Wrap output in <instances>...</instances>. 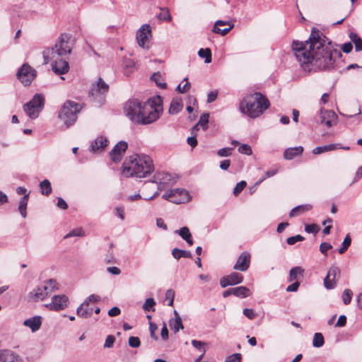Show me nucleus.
Wrapping results in <instances>:
<instances>
[{
	"instance_id": "1",
	"label": "nucleus",
	"mask_w": 362,
	"mask_h": 362,
	"mask_svg": "<svg viewBox=\"0 0 362 362\" xmlns=\"http://www.w3.org/2000/svg\"><path fill=\"white\" fill-rule=\"evenodd\" d=\"M292 47L302 69L306 71L329 70L334 67L336 58L342 57L332 41L315 28L307 40L294 41Z\"/></svg>"
},
{
	"instance_id": "2",
	"label": "nucleus",
	"mask_w": 362,
	"mask_h": 362,
	"mask_svg": "<svg viewBox=\"0 0 362 362\" xmlns=\"http://www.w3.org/2000/svg\"><path fill=\"white\" fill-rule=\"evenodd\" d=\"M160 96L149 98L141 103L138 100H129L124 107L127 117L135 124H148L160 117L163 110Z\"/></svg>"
},
{
	"instance_id": "3",
	"label": "nucleus",
	"mask_w": 362,
	"mask_h": 362,
	"mask_svg": "<svg viewBox=\"0 0 362 362\" xmlns=\"http://www.w3.org/2000/svg\"><path fill=\"white\" fill-rule=\"evenodd\" d=\"M70 36L62 34L52 47L46 48L42 52L44 63L52 62V69L57 75H62L69 71V65L65 57L71 52L69 43Z\"/></svg>"
},
{
	"instance_id": "4",
	"label": "nucleus",
	"mask_w": 362,
	"mask_h": 362,
	"mask_svg": "<svg viewBox=\"0 0 362 362\" xmlns=\"http://www.w3.org/2000/svg\"><path fill=\"white\" fill-rule=\"evenodd\" d=\"M122 173L126 177H145L154 170L153 160L148 156H136L126 160L122 165Z\"/></svg>"
},
{
	"instance_id": "5",
	"label": "nucleus",
	"mask_w": 362,
	"mask_h": 362,
	"mask_svg": "<svg viewBox=\"0 0 362 362\" xmlns=\"http://www.w3.org/2000/svg\"><path fill=\"white\" fill-rule=\"evenodd\" d=\"M269 105L270 103L265 95L259 92H255L241 101L240 110L250 117L256 118L267 110Z\"/></svg>"
},
{
	"instance_id": "6",
	"label": "nucleus",
	"mask_w": 362,
	"mask_h": 362,
	"mask_svg": "<svg viewBox=\"0 0 362 362\" xmlns=\"http://www.w3.org/2000/svg\"><path fill=\"white\" fill-rule=\"evenodd\" d=\"M81 104L71 100H67L61 107L58 118L63 122L66 128L72 126L77 119V115L81 112Z\"/></svg>"
},
{
	"instance_id": "7",
	"label": "nucleus",
	"mask_w": 362,
	"mask_h": 362,
	"mask_svg": "<svg viewBox=\"0 0 362 362\" xmlns=\"http://www.w3.org/2000/svg\"><path fill=\"white\" fill-rule=\"evenodd\" d=\"M58 289L59 286L57 281L54 279H49L31 291L28 294V298L33 302L44 300Z\"/></svg>"
},
{
	"instance_id": "8",
	"label": "nucleus",
	"mask_w": 362,
	"mask_h": 362,
	"mask_svg": "<svg viewBox=\"0 0 362 362\" xmlns=\"http://www.w3.org/2000/svg\"><path fill=\"white\" fill-rule=\"evenodd\" d=\"M109 86L101 78L93 83L89 90V98L96 107H101L105 103Z\"/></svg>"
},
{
	"instance_id": "9",
	"label": "nucleus",
	"mask_w": 362,
	"mask_h": 362,
	"mask_svg": "<svg viewBox=\"0 0 362 362\" xmlns=\"http://www.w3.org/2000/svg\"><path fill=\"white\" fill-rule=\"evenodd\" d=\"M44 105V96L36 93L28 103L23 105V110L30 119H36L42 110Z\"/></svg>"
},
{
	"instance_id": "10",
	"label": "nucleus",
	"mask_w": 362,
	"mask_h": 362,
	"mask_svg": "<svg viewBox=\"0 0 362 362\" xmlns=\"http://www.w3.org/2000/svg\"><path fill=\"white\" fill-rule=\"evenodd\" d=\"M16 76L23 84L29 86L36 76V71L25 63L18 70Z\"/></svg>"
},
{
	"instance_id": "11",
	"label": "nucleus",
	"mask_w": 362,
	"mask_h": 362,
	"mask_svg": "<svg viewBox=\"0 0 362 362\" xmlns=\"http://www.w3.org/2000/svg\"><path fill=\"white\" fill-rule=\"evenodd\" d=\"M151 37V28L148 24H144L136 33L139 45L146 49H148L149 39Z\"/></svg>"
},
{
	"instance_id": "12",
	"label": "nucleus",
	"mask_w": 362,
	"mask_h": 362,
	"mask_svg": "<svg viewBox=\"0 0 362 362\" xmlns=\"http://www.w3.org/2000/svg\"><path fill=\"white\" fill-rule=\"evenodd\" d=\"M69 304V298L66 295H54L49 303L45 306L50 310L60 311L65 309Z\"/></svg>"
},
{
	"instance_id": "13",
	"label": "nucleus",
	"mask_w": 362,
	"mask_h": 362,
	"mask_svg": "<svg viewBox=\"0 0 362 362\" xmlns=\"http://www.w3.org/2000/svg\"><path fill=\"white\" fill-rule=\"evenodd\" d=\"M340 276V269L338 267L333 266L329 268L327 275L324 279V285L327 289H333L337 285L336 279Z\"/></svg>"
},
{
	"instance_id": "14",
	"label": "nucleus",
	"mask_w": 362,
	"mask_h": 362,
	"mask_svg": "<svg viewBox=\"0 0 362 362\" xmlns=\"http://www.w3.org/2000/svg\"><path fill=\"white\" fill-rule=\"evenodd\" d=\"M128 148V144L126 141H121L118 142L109 153L110 157L112 162L119 163Z\"/></svg>"
},
{
	"instance_id": "15",
	"label": "nucleus",
	"mask_w": 362,
	"mask_h": 362,
	"mask_svg": "<svg viewBox=\"0 0 362 362\" xmlns=\"http://www.w3.org/2000/svg\"><path fill=\"white\" fill-rule=\"evenodd\" d=\"M243 281V276L237 272H232L229 275L225 276L220 279V285L222 288L228 286H234Z\"/></svg>"
},
{
	"instance_id": "16",
	"label": "nucleus",
	"mask_w": 362,
	"mask_h": 362,
	"mask_svg": "<svg viewBox=\"0 0 362 362\" xmlns=\"http://www.w3.org/2000/svg\"><path fill=\"white\" fill-rule=\"evenodd\" d=\"M337 118L338 117L334 111L321 110L317 121L321 124H325L327 127H331L333 123H337Z\"/></svg>"
},
{
	"instance_id": "17",
	"label": "nucleus",
	"mask_w": 362,
	"mask_h": 362,
	"mask_svg": "<svg viewBox=\"0 0 362 362\" xmlns=\"http://www.w3.org/2000/svg\"><path fill=\"white\" fill-rule=\"evenodd\" d=\"M250 254L247 252H243L238 257L236 263L233 266V269L240 272H245L250 265Z\"/></svg>"
},
{
	"instance_id": "18",
	"label": "nucleus",
	"mask_w": 362,
	"mask_h": 362,
	"mask_svg": "<svg viewBox=\"0 0 362 362\" xmlns=\"http://www.w3.org/2000/svg\"><path fill=\"white\" fill-rule=\"evenodd\" d=\"M190 196L189 192L184 189H173V196L172 202L179 204L189 202Z\"/></svg>"
},
{
	"instance_id": "19",
	"label": "nucleus",
	"mask_w": 362,
	"mask_h": 362,
	"mask_svg": "<svg viewBox=\"0 0 362 362\" xmlns=\"http://www.w3.org/2000/svg\"><path fill=\"white\" fill-rule=\"evenodd\" d=\"M0 362H23V358L11 350H0Z\"/></svg>"
},
{
	"instance_id": "20",
	"label": "nucleus",
	"mask_w": 362,
	"mask_h": 362,
	"mask_svg": "<svg viewBox=\"0 0 362 362\" xmlns=\"http://www.w3.org/2000/svg\"><path fill=\"white\" fill-rule=\"evenodd\" d=\"M42 325V317L39 315L26 319L23 322V325L29 327L33 332H35L40 328Z\"/></svg>"
},
{
	"instance_id": "21",
	"label": "nucleus",
	"mask_w": 362,
	"mask_h": 362,
	"mask_svg": "<svg viewBox=\"0 0 362 362\" xmlns=\"http://www.w3.org/2000/svg\"><path fill=\"white\" fill-rule=\"evenodd\" d=\"M303 148L301 146L286 148L284 152V158L286 160H292L297 156H301Z\"/></svg>"
},
{
	"instance_id": "22",
	"label": "nucleus",
	"mask_w": 362,
	"mask_h": 362,
	"mask_svg": "<svg viewBox=\"0 0 362 362\" xmlns=\"http://www.w3.org/2000/svg\"><path fill=\"white\" fill-rule=\"evenodd\" d=\"M107 139L104 136L97 137L90 146L91 151L97 152L103 150L107 146Z\"/></svg>"
},
{
	"instance_id": "23",
	"label": "nucleus",
	"mask_w": 362,
	"mask_h": 362,
	"mask_svg": "<svg viewBox=\"0 0 362 362\" xmlns=\"http://www.w3.org/2000/svg\"><path fill=\"white\" fill-rule=\"evenodd\" d=\"M189 245H192L194 243L192 234L189 229L187 226H183L180 229L175 231Z\"/></svg>"
},
{
	"instance_id": "24",
	"label": "nucleus",
	"mask_w": 362,
	"mask_h": 362,
	"mask_svg": "<svg viewBox=\"0 0 362 362\" xmlns=\"http://www.w3.org/2000/svg\"><path fill=\"white\" fill-rule=\"evenodd\" d=\"M337 148H341L340 144H330L328 145L317 146L313 150L312 153L315 155H318L325 152L334 151Z\"/></svg>"
},
{
	"instance_id": "25",
	"label": "nucleus",
	"mask_w": 362,
	"mask_h": 362,
	"mask_svg": "<svg viewBox=\"0 0 362 362\" xmlns=\"http://www.w3.org/2000/svg\"><path fill=\"white\" fill-rule=\"evenodd\" d=\"M304 269L299 266L294 267L289 271L288 281L292 282L298 281V279L303 276Z\"/></svg>"
},
{
	"instance_id": "26",
	"label": "nucleus",
	"mask_w": 362,
	"mask_h": 362,
	"mask_svg": "<svg viewBox=\"0 0 362 362\" xmlns=\"http://www.w3.org/2000/svg\"><path fill=\"white\" fill-rule=\"evenodd\" d=\"M174 315L175 320H171L170 321L169 325L170 328L174 331V332L177 333L180 331V329H182L184 327L182 322V319L176 310H174Z\"/></svg>"
},
{
	"instance_id": "27",
	"label": "nucleus",
	"mask_w": 362,
	"mask_h": 362,
	"mask_svg": "<svg viewBox=\"0 0 362 362\" xmlns=\"http://www.w3.org/2000/svg\"><path fill=\"white\" fill-rule=\"evenodd\" d=\"M312 209H313V206L311 204H307L298 205L291 209V211L289 213V216L294 217V216H299L305 211H310Z\"/></svg>"
},
{
	"instance_id": "28",
	"label": "nucleus",
	"mask_w": 362,
	"mask_h": 362,
	"mask_svg": "<svg viewBox=\"0 0 362 362\" xmlns=\"http://www.w3.org/2000/svg\"><path fill=\"white\" fill-rule=\"evenodd\" d=\"M182 107L183 104L181 99H173L170 103L168 112L170 115L177 114L182 110Z\"/></svg>"
},
{
	"instance_id": "29",
	"label": "nucleus",
	"mask_w": 362,
	"mask_h": 362,
	"mask_svg": "<svg viewBox=\"0 0 362 362\" xmlns=\"http://www.w3.org/2000/svg\"><path fill=\"white\" fill-rule=\"evenodd\" d=\"M89 305H85L83 302L76 310V314L78 317L88 318L92 315V308H88Z\"/></svg>"
},
{
	"instance_id": "30",
	"label": "nucleus",
	"mask_w": 362,
	"mask_h": 362,
	"mask_svg": "<svg viewBox=\"0 0 362 362\" xmlns=\"http://www.w3.org/2000/svg\"><path fill=\"white\" fill-rule=\"evenodd\" d=\"M29 198V193L21 197L19 202L18 211L23 218H25L27 216V205Z\"/></svg>"
},
{
	"instance_id": "31",
	"label": "nucleus",
	"mask_w": 362,
	"mask_h": 362,
	"mask_svg": "<svg viewBox=\"0 0 362 362\" xmlns=\"http://www.w3.org/2000/svg\"><path fill=\"white\" fill-rule=\"evenodd\" d=\"M172 255L176 259H180L182 257L185 258H191L192 253L189 251L181 250L177 247H175L172 250Z\"/></svg>"
},
{
	"instance_id": "32",
	"label": "nucleus",
	"mask_w": 362,
	"mask_h": 362,
	"mask_svg": "<svg viewBox=\"0 0 362 362\" xmlns=\"http://www.w3.org/2000/svg\"><path fill=\"white\" fill-rule=\"evenodd\" d=\"M349 37L355 45L356 52L362 51V39L355 33H351Z\"/></svg>"
},
{
	"instance_id": "33",
	"label": "nucleus",
	"mask_w": 362,
	"mask_h": 362,
	"mask_svg": "<svg viewBox=\"0 0 362 362\" xmlns=\"http://www.w3.org/2000/svg\"><path fill=\"white\" fill-rule=\"evenodd\" d=\"M234 296L239 298H246L250 296V291L245 286L234 288Z\"/></svg>"
},
{
	"instance_id": "34",
	"label": "nucleus",
	"mask_w": 362,
	"mask_h": 362,
	"mask_svg": "<svg viewBox=\"0 0 362 362\" xmlns=\"http://www.w3.org/2000/svg\"><path fill=\"white\" fill-rule=\"evenodd\" d=\"M40 192L42 194L48 196L52 192V187L50 182L45 179L43 181H42L40 185Z\"/></svg>"
},
{
	"instance_id": "35",
	"label": "nucleus",
	"mask_w": 362,
	"mask_h": 362,
	"mask_svg": "<svg viewBox=\"0 0 362 362\" xmlns=\"http://www.w3.org/2000/svg\"><path fill=\"white\" fill-rule=\"evenodd\" d=\"M158 18L163 21H170L172 20V17L170 10L168 8H160V12L158 15Z\"/></svg>"
},
{
	"instance_id": "36",
	"label": "nucleus",
	"mask_w": 362,
	"mask_h": 362,
	"mask_svg": "<svg viewBox=\"0 0 362 362\" xmlns=\"http://www.w3.org/2000/svg\"><path fill=\"white\" fill-rule=\"evenodd\" d=\"M209 113H204V114H202L201 115L200 118H199V120L197 124L195 125L193 127V129H197V127L198 125H200L201 127H202L204 130L207 129V128H208V123H209Z\"/></svg>"
},
{
	"instance_id": "37",
	"label": "nucleus",
	"mask_w": 362,
	"mask_h": 362,
	"mask_svg": "<svg viewBox=\"0 0 362 362\" xmlns=\"http://www.w3.org/2000/svg\"><path fill=\"white\" fill-rule=\"evenodd\" d=\"M325 344L324 337L322 334L317 332L314 334L313 339V345L316 348L322 346Z\"/></svg>"
},
{
	"instance_id": "38",
	"label": "nucleus",
	"mask_w": 362,
	"mask_h": 362,
	"mask_svg": "<svg viewBox=\"0 0 362 362\" xmlns=\"http://www.w3.org/2000/svg\"><path fill=\"white\" fill-rule=\"evenodd\" d=\"M198 55L199 57L205 59V63L209 64L211 62V52L209 48L200 49Z\"/></svg>"
},
{
	"instance_id": "39",
	"label": "nucleus",
	"mask_w": 362,
	"mask_h": 362,
	"mask_svg": "<svg viewBox=\"0 0 362 362\" xmlns=\"http://www.w3.org/2000/svg\"><path fill=\"white\" fill-rule=\"evenodd\" d=\"M151 79L158 86L161 88H166L167 84L164 82H162V76L159 72L154 73L152 74Z\"/></svg>"
},
{
	"instance_id": "40",
	"label": "nucleus",
	"mask_w": 362,
	"mask_h": 362,
	"mask_svg": "<svg viewBox=\"0 0 362 362\" xmlns=\"http://www.w3.org/2000/svg\"><path fill=\"white\" fill-rule=\"evenodd\" d=\"M156 305V302L153 298H149L146 300L142 308L145 311H153V306Z\"/></svg>"
},
{
	"instance_id": "41",
	"label": "nucleus",
	"mask_w": 362,
	"mask_h": 362,
	"mask_svg": "<svg viewBox=\"0 0 362 362\" xmlns=\"http://www.w3.org/2000/svg\"><path fill=\"white\" fill-rule=\"evenodd\" d=\"M352 294H353L352 291L349 288H346L344 291V292L342 293V300H343V303L345 305H349L351 303Z\"/></svg>"
},
{
	"instance_id": "42",
	"label": "nucleus",
	"mask_w": 362,
	"mask_h": 362,
	"mask_svg": "<svg viewBox=\"0 0 362 362\" xmlns=\"http://www.w3.org/2000/svg\"><path fill=\"white\" fill-rule=\"evenodd\" d=\"M234 27V24H230L228 28L221 29L218 27H214L213 32L215 33L221 34V35H226L228 32L232 30Z\"/></svg>"
},
{
	"instance_id": "43",
	"label": "nucleus",
	"mask_w": 362,
	"mask_h": 362,
	"mask_svg": "<svg viewBox=\"0 0 362 362\" xmlns=\"http://www.w3.org/2000/svg\"><path fill=\"white\" fill-rule=\"evenodd\" d=\"M238 152L243 154L250 156L252 153L251 147L247 144H241L238 148Z\"/></svg>"
},
{
	"instance_id": "44",
	"label": "nucleus",
	"mask_w": 362,
	"mask_h": 362,
	"mask_svg": "<svg viewBox=\"0 0 362 362\" xmlns=\"http://www.w3.org/2000/svg\"><path fill=\"white\" fill-rule=\"evenodd\" d=\"M319 230V226L315 223L306 225L305 227V232L308 233H313L314 235H316Z\"/></svg>"
},
{
	"instance_id": "45",
	"label": "nucleus",
	"mask_w": 362,
	"mask_h": 362,
	"mask_svg": "<svg viewBox=\"0 0 362 362\" xmlns=\"http://www.w3.org/2000/svg\"><path fill=\"white\" fill-rule=\"evenodd\" d=\"M188 78H185L183 81H187ZM191 87V84L189 82H186V83L181 86V84H179L176 90L180 93H186Z\"/></svg>"
},
{
	"instance_id": "46",
	"label": "nucleus",
	"mask_w": 362,
	"mask_h": 362,
	"mask_svg": "<svg viewBox=\"0 0 362 362\" xmlns=\"http://www.w3.org/2000/svg\"><path fill=\"white\" fill-rule=\"evenodd\" d=\"M247 183L245 181L243 180L240 182L237 183L235 187L233 189V194L237 196L238 195L245 187Z\"/></svg>"
},
{
	"instance_id": "47",
	"label": "nucleus",
	"mask_w": 362,
	"mask_h": 362,
	"mask_svg": "<svg viewBox=\"0 0 362 362\" xmlns=\"http://www.w3.org/2000/svg\"><path fill=\"white\" fill-rule=\"evenodd\" d=\"M175 297V291L173 289L167 290L165 293V299L168 300V305L172 306L173 305Z\"/></svg>"
},
{
	"instance_id": "48",
	"label": "nucleus",
	"mask_w": 362,
	"mask_h": 362,
	"mask_svg": "<svg viewBox=\"0 0 362 362\" xmlns=\"http://www.w3.org/2000/svg\"><path fill=\"white\" fill-rule=\"evenodd\" d=\"M304 237H303L300 235H296L295 236L289 237L286 239L287 244L292 245H294L298 241H303L304 240Z\"/></svg>"
},
{
	"instance_id": "49",
	"label": "nucleus",
	"mask_w": 362,
	"mask_h": 362,
	"mask_svg": "<svg viewBox=\"0 0 362 362\" xmlns=\"http://www.w3.org/2000/svg\"><path fill=\"white\" fill-rule=\"evenodd\" d=\"M84 235V233L82 230V228H76L71 230L68 234L65 235V238H69V237H81Z\"/></svg>"
},
{
	"instance_id": "50",
	"label": "nucleus",
	"mask_w": 362,
	"mask_h": 362,
	"mask_svg": "<svg viewBox=\"0 0 362 362\" xmlns=\"http://www.w3.org/2000/svg\"><path fill=\"white\" fill-rule=\"evenodd\" d=\"M129 346L132 348H138L141 345V341L137 337H130L128 340Z\"/></svg>"
},
{
	"instance_id": "51",
	"label": "nucleus",
	"mask_w": 362,
	"mask_h": 362,
	"mask_svg": "<svg viewBox=\"0 0 362 362\" xmlns=\"http://www.w3.org/2000/svg\"><path fill=\"white\" fill-rule=\"evenodd\" d=\"M233 150V148H223L218 151L217 154L221 157L229 156L231 155Z\"/></svg>"
},
{
	"instance_id": "52",
	"label": "nucleus",
	"mask_w": 362,
	"mask_h": 362,
	"mask_svg": "<svg viewBox=\"0 0 362 362\" xmlns=\"http://www.w3.org/2000/svg\"><path fill=\"white\" fill-rule=\"evenodd\" d=\"M241 358L240 354H233L226 358V362H241Z\"/></svg>"
},
{
	"instance_id": "53",
	"label": "nucleus",
	"mask_w": 362,
	"mask_h": 362,
	"mask_svg": "<svg viewBox=\"0 0 362 362\" xmlns=\"http://www.w3.org/2000/svg\"><path fill=\"white\" fill-rule=\"evenodd\" d=\"M115 341V337L113 335H108L106 337L105 344H104V348H111L113 346L114 343Z\"/></svg>"
},
{
	"instance_id": "54",
	"label": "nucleus",
	"mask_w": 362,
	"mask_h": 362,
	"mask_svg": "<svg viewBox=\"0 0 362 362\" xmlns=\"http://www.w3.org/2000/svg\"><path fill=\"white\" fill-rule=\"evenodd\" d=\"M158 327L157 325L153 322L149 323V330L151 333V337L154 339L155 340H158V337L156 334V331L157 330Z\"/></svg>"
},
{
	"instance_id": "55",
	"label": "nucleus",
	"mask_w": 362,
	"mask_h": 362,
	"mask_svg": "<svg viewBox=\"0 0 362 362\" xmlns=\"http://www.w3.org/2000/svg\"><path fill=\"white\" fill-rule=\"evenodd\" d=\"M332 248V246L331 244L324 242L322 243L320 245V251L323 254L326 255L327 251Z\"/></svg>"
},
{
	"instance_id": "56",
	"label": "nucleus",
	"mask_w": 362,
	"mask_h": 362,
	"mask_svg": "<svg viewBox=\"0 0 362 362\" xmlns=\"http://www.w3.org/2000/svg\"><path fill=\"white\" fill-rule=\"evenodd\" d=\"M135 64L131 59H127L124 61V66L127 68L128 73L132 72L134 68Z\"/></svg>"
},
{
	"instance_id": "57",
	"label": "nucleus",
	"mask_w": 362,
	"mask_h": 362,
	"mask_svg": "<svg viewBox=\"0 0 362 362\" xmlns=\"http://www.w3.org/2000/svg\"><path fill=\"white\" fill-rule=\"evenodd\" d=\"M191 343H192V345L195 349H198L200 351H202V349H205L204 347V346L206 345V343L204 342V341H198V340H196V339H193V340H192Z\"/></svg>"
},
{
	"instance_id": "58",
	"label": "nucleus",
	"mask_w": 362,
	"mask_h": 362,
	"mask_svg": "<svg viewBox=\"0 0 362 362\" xmlns=\"http://www.w3.org/2000/svg\"><path fill=\"white\" fill-rule=\"evenodd\" d=\"M346 324V317L344 315H341L339 317L337 323L335 324V327H343Z\"/></svg>"
},
{
	"instance_id": "59",
	"label": "nucleus",
	"mask_w": 362,
	"mask_h": 362,
	"mask_svg": "<svg viewBox=\"0 0 362 362\" xmlns=\"http://www.w3.org/2000/svg\"><path fill=\"white\" fill-rule=\"evenodd\" d=\"M243 314L250 320H253L256 317V314L255 313V311L252 309L250 308H245L243 310Z\"/></svg>"
},
{
	"instance_id": "60",
	"label": "nucleus",
	"mask_w": 362,
	"mask_h": 362,
	"mask_svg": "<svg viewBox=\"0 0 362 362\" xmlns=\"http://www.w3.org/2000/svg\"><path fill=\"white\" fill-rule=\"evenodd\" d=\"M218 96L217 90H211L208 93L207 95V103H211L215 101Z\"/></svg>"
},
{
	"instance_id": "61",
	"label": "nucleus",
	"mask_w": 362,
	"mask_h": 362,
	"mask_svg": "<svg viewBox=\"0 0 362 362\" xmlns=\"http://www.w3.org/2000/svg\"><path fill=\"white\" fill-rule=\"evenodd\" d=\"M300 286V282L298 281H296L291 284V285L288 286L286 291L287 292H295L296 291Z\"/></svg>"
},
{
	"instance_id": "62",
	"label": "nucleus",
	"mask_w": 362,
	"mask_h": 362,
	"mask_svg": "<svg viewBox=\"0 0 362 362\" xmlns=\"http://www.w3.org/2000/svg\"><path fill=\"white\" fill-rule=\"evenodd\" d=\"M100 300V296H96L95 294L90 295L88 298H87L84 302L85 305H89L90 302H98Z\"/></svg>"
},
{
	"instance_id": "63",
	"label": "nucleus",
	"mask_w": 362,
	"mask_h": 362,
	"mask_svg": "<svg viewBox=\"0 0 362 362\" xmlns=\"http://www.w3.org/2000/svg\"><path fill=\"white\" fill-rule=\"evenodd\" d=\"M121 313V310L120 309L117 307V306H115L113 308H112L111 309H110L108 310V315L110 316V317H115V316H117L120 314Z\"/></svg>"
},
{
	"instance_id": "64",
	"label": "nucleus",
	"mask_w": 362,
	"mask_h": 362,
	"mask_svg": "<svg viewBox=\"0 0 362 362\" xmlns=\"http://www.w3.org/2000/svg\"><path fill=\"white\" fill-rule=\"evenodd\" d=\"M353 49V45H352V43L351 42H346L344 43L342 46H341V49L342 51L344 52V53H349L351 52Z\"/></svg>"
}]
</instances>
